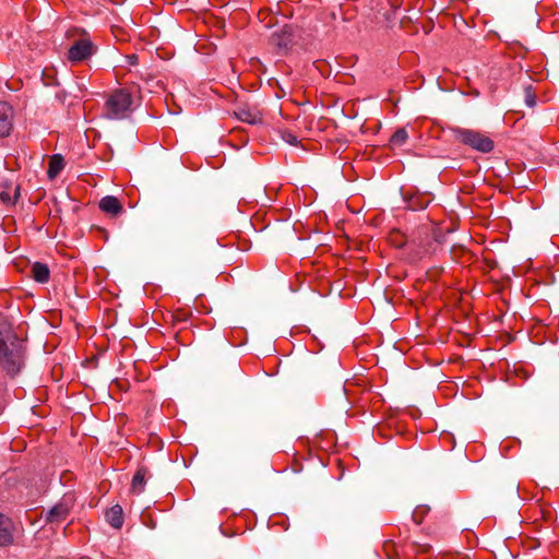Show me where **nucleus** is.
Returning a JSON list of instances; mask_svg holds the SVG:
<instances>
[{"mask_svg":"<svg viewBox=\"0 0 559 559\" xmlns=\"http://www.w3.org/2000/svg\"><path fill=\"white\" fill-rule=\"evenodd\" d=\"M14 524L10 518L0 513V546L7 547L13 543Z\"/></svg>","mask_w":559,"mask_h":559,"instance_id":"39448f33","label":"nucleus"},{"mask_svg":"<svg viewBox=\"0 0 559 559\" xmlns=\"http://www.w3.org/2000/svg\"><path fill=\"white\" fill-rule=\"evenodd\" d=\"M0 199L2 202L4 203H12L13 201L11 200V197L8 192H1L0 193Z\"/></svg>","mask_w":559,"mask_h":559,"instance_id":"f3484780","label":"nucleus"},{"mask_svg":"<svg viewBox=\"0 0 559 559\" xmlns=\"http://www.w3.org/2000/svg\"><path fill=\"white\" fill-rule=\"evenodd\" d=\"M64 160L61 155L56 154L50 158L47 175L49 179H55L63 169Z\"/></svg>","mask_w":559,"mask_h":559,"instance_id":"f8f14e48","label":"nucleus"},{"mask_svg":"<svg viewBox=\"0 0 559 559\" xmlns=\"http://www.w3.org/2000/svg\"><path fill=\"white\" fill-rule=\"evenodd\" d=\"M293 141H296V136H292V139L288 140V143H293Z\"/></svg>","mask_w":559,"mask_h":559,"instance_id":"aec40b11","label":"nucleus"},{"mask_svg":"<svg viewBox=\"0 0 559 559\" xmlns=\"http://www.w3.org/2000/svg\"><path fill=\"white\" fill-rule=\"evenodd\" d=\"M293 141H296V136H292V139L288 140V143H293Z\"/></svg>","mask_w":559,"mask_h":559,"instance_id":"6ab92c4d","label":"nucleus"},{"mask_svg":"<svg viewBox=\"0 0 559 559\" xmlns=\"http://www.w3.org/2000/svg\"><path fill=\"white\" fill-rule=\"evenodd\" d=\"M32 274L34 280L38 283H47L50 276L48 266L39 262L33 264Z\"/></svg>","mask_w":559,"mask_h":559,"instance_id":"9b49d317","label":"nucleus"},{"mask_svg":"<svg viewBox=\"0 0 559 559\" xmlns=\"http://www.w3.org/2000/svg\"><path fill=\"white\" fill-rule=\"evenodd\" d=\"M456 139L461 143L481 153H489L495 147L493 141L487 134L476 130L459 129L456 131Z\"/></svg>","mask_w":559,"mask_h":559,"instance_id":"7ed1b4c3","label":"nucleus"},{"mask_svg":"<svg viewBox=\"0 0 559 559\" xmlns=\"http://www.w3.org/2000/svg\"><path fill=\"white\" fill-rule=\"evenodd\" d=\"M74 506V493L69 492L63 495L62 498L47 511L45 522L51 525L61 524L68 519Z\"/></svg>","mask_w":559,"mask_h":559,"instance_id":"20e7f679","label":"nucleus"},{"mask_svg":"<svg viewBox=\"0 0 559 559\" xmlns=\"http://www.w3.org/2000/svg\"><path fill=\"white\" fill-rule=\"evenodd\" d=\"M99 209L112 216L120 214L123 210L122 204L116 197L107 195L99 201Z\"/></svg>","mask_w":559,"mask_h":559,"instance_id":"0eeeda50","label":"nucleus"},{"mask_svg":"<svg viewBox=\"0 0 559 559\" xmlns=\"http://www.w3.org/2000/svg\"><path fill=\"white\" fill-rule=\"evenodd\" d=\"M395 545L392 542H385L383 545V550L386 555L388 559H400L399 554L396 552L395 556L391 555V551L394 549Z\"/></svg>","mask_w":559,"mask_h":559,"instance_id":"dca6fc26","label":"nucleus"},{"mask_svg":"<svg viewBox=\"0 0 559 559\" xmlns=\"http://www.w3.org/2000/svg\"><path fill=\"white\" fill-rule=\"evenodd\" d=\"M293 141H296V136H292V139L288 140V143H293Z\"/></svg>","mask_w":559,"mask_h":559,"instance_id":"a211bd4d","label":"nucleus"},{"mask_svg":"<svg viewBox=\"0 0 559 559\" xmlns=\"http://www.w3.org/2000/svg\"><path fill=\"white\" fill-rule=\"evenodd\" d=\"M408 134L405 129H399L394 132V134L390 139V144L394 147L402 146L405 144Z\"/></svg>","mask_w":559,"mask_h":559,"instance_id":"ddd939ff","label":"nucleus"},{"mask_svg":"<svg viewBox=\"0 0 559 559\" xmlns=\"http://www.w3.org/2000/svg\"><path fill=\"white\" fill-rule=\"evenodd\" d=\"M146 474L147 471L145 468H139L136 473L134 474L132 481H131V491L133 493H141L144 491L145 483H146Z\"/></svg>","mask_w":559,"mask_h":559,"instance_id":"9d476101","label":"nucleus"},{"mask_svg":"<svg viewBox=\"0 0 559 559\" xmlns=\"http://www.w3.org/2000/svg\"><path fill=\"white\" fill-rule=\"evenodd\" d=\"M106 521L114 528H121L124 522L123 510L119 504L109 508L105 513Z\"/></svg>","mask_w":559,"mask_h":559,"instance_id":"6e6552de","label":"nucleus"},{"mask_svg":"<svg viewBox=\"0 0 559 559\" xmlns=\"http://www.w3.org/2000/svg\"><path fill=\"white\" fill-rule=\"evenodd\" d=\"M236 116L239 120L250 124L259 123L262 119L259 111L246 107L239 108Z\"/></svg>","mask_w":559,"mask_h":559,"instance_id":"1a4fd4ad","label":"nucleus"},{"mask_svg":"<svg viewBox=\"0 0 559 559\" xmlns=\"http://www.w3.org/2000/svg\"><path fill=\"white\" fill-rule=\"evenodd\" d=\"M133 99L123 88L109 94L104 106V116L108 119H123L132 111Z\"/></svg>","mask_w":559,"mask_h":559,"instance_id":"f257e3e1","label":"nucleus"},{"mask_svg":"<svg viewBox=\"0 0 559 559\" xmlns=\"http://www.w3.org/2000/svg\"><path fill=\"white\" fill-rule=\"evenodd\" d=\"M525 104L528 106V107H534L535 104H536V98H535V94L533 93L532 91V87L531 86H527L525 88Z\"/></svg>","mask_w":559,"mask_h":559,"instance_id":"2eb2a0df","label":"nucleus"},{"mask_svg":"<svg viewBox=\"0 0 559 559\" xmlns=\"http://www.w3.org/2000/svg\"><path fill=\"white\" fill-rule=\"evenodd\" d=\"M12 107L5 103H0V138L9 135L12 129Z\"/></svg>","mask_w":559,"mask_h":559,"instance_id":"423d86ee","label":"nucleus"},{"mask_svg":"<svg viewBox=\"0 0 559 559\" xmlns=\"http://www.w3.org/2000/svg\"><path fill=\"white\" fill-rule=\"evenodd\" d=\"M429 511H430V508L427 504L417 506L415 508V510L413 511V515H412L413 521L416 524H420Z\"/></svg>","mask_w":559,"mask_h":559,"instance_id":"4468645a","label":"nucleus"},{"mask_svg":"<svg viewBox=\"0 0 559 559\" xmlns=\"http://www.w3.org/2000/svg\"><path fill=\"white\" fill-rule=\"evenodd\" d=\"M76 35L80 36V38L74 40L68 50V59L72 63L87 60L96 51V46L93 44L84 29L73 28L67 32L68 38L74 37Z\"/></svg>","mask_w":559,"mask_h":559,"instance_id":"f03ea898","label":"nucleus"},{"mask_svg":"<svg viewBox=\"0 0 559 559\" xmlns=\"http://www.w3.org/2000/svg\"><path fill=\"white\" fill-rule=\"evenodd\" d=\"M19 188H15V198L17 197Z\"/></svg>","mask_w":559,"mask_h":559,"instance_id":"412c9836","label":"nucleus"}]
</instances>
